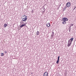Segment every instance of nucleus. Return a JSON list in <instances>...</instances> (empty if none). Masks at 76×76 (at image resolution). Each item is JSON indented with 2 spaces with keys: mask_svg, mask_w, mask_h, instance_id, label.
<instances>
[{
  "mask_svg": "<svg viewBox=\"0 0 76 76\" xmlns=\"http://www.w3.org/2000/svg\"><path fill=\"white\" fill-rule=\"evenodd\" d=\"M73 38L72 37L68 41V44H67V47H69L70 46V45L72 44V42L73 41Z\"/></svg>",
  "mask_w": 76,
  "mask_h": 76,
  "instance_id": "nucleus-1",
  "label": "nucleus"
},
{
  "mask_svg": "<svg viewBox=\"0 0 76 76\" xmlns=\"http://www.w3.org/2000/svg\"><path fill=\"white\" fill-rule=\"evenodd\" d=\"M25 18H21V19L24 22H26V20H27V16H26L25 17Z\"/></svg>",
  "mask_w": 76,
  "mask_h": 76,
  "instance_id": "nucleus-2",
  "label": "nucleus"
},
{
  "mask_svg": "<svg viewBox=\"0 0 76 76\" xmlns=\"http://www.w3.org/2000/svg\"><path fill=\"white\" fill-rule=\"evenodd\" d=\"M62 21H68V18H67L64 17L62 18Z\"/></svg>",
  "mask_w": 76,
  "mask_h": 76,
  "instance_id": "nucleus-3",
  "label": "nucleus"
},
{
  "mask_svg": "<svg viewBox=\"0 0 76 76\" xmlns=\"http://www.w3.org/2000/svg\"><path fill=\"white\" fill-rule=\"evenodd\" d=\"M71 4V3H70V2H68L66 4V7H69L70 6Z\"/></svg>",
  "mask_w": 76,
  "mask_h": 76,
  "instance_id": "nucleus-4",
  "label": "nucleus"
},
{
  "mask_svg": "<svg viewBox=\"0 0 76 76\" xmlns=\"http://www.w3.org/2000/svg\"><path fill=\"white\" fill-rule=\"evenodd\" d=\"M43 76H48V72L46 71L43 74Z\"/></svg>",
  "mask_w": 76,
  "mask_h": 76,
  "instance_id": "nucleus-5",
  "label": "nucleus"
},
{
  "mask_svg": "<svg viewBox=\"0 0 76 76\" xmlns=\"http://www.w3.org/2000/svg\"><path fill=\"white\" fill-rule=\"evenodd\" d=\"M20 23L21 25H26L25 23H24V22H23V20H21Z\"/></svg>",
  "mask_w": 76,
  "mask_h": 76,
  "instance_id": "nucleus-6",
  "label": "nucleus"
},
{
  "mask_svg": "<svg viewBox=\"0 0 76 76\" xmlns=\"http://www.w3.org/2000/svg\"><path fill=\"white\" fill-rule=\"evenodd\" d=\"M26 24H22V25L20 26V28H22L24 26H25Z\"/></svg>",
  "mask_w": 76,
  "mask_h": 76,
  "instance_id": "nucleus-7",
  "label": "nucleus"
},
{
  "mask_svg": "<svg viewBox=\"0 0 76 76\" xmlns=\"http://www.w3.org/2000/svg\"><path fill=\"white\" fill-rule=\"evenodd\" d=\"M46 26L48 27H50V23H47L46 24Z\"/></svg>",
  "mask_w": 76,
  "mask_h": 76,
  "instance_id": "nucleus-8",
  "label": "nucleus"
},
{
  "mask_svg": "<svg viewBox=\"0 0 76 76\" xmlns=\"http://www.w3.org/2000/svg\"><path fill=\"white\" fill-rule=\"evenodd\" d=\"M62 24H65L66 23V22L65 21H64L62 22Z\"/></svg>",
  "mask_w": 76,
  "mask_h": 76,
  "instance_id": "nucleus-9",
  "label": "nucleus"
},
{
  "mask_svg": "<svg viewBox=\"0 0 76 76\" xmlns=\"http://www.w3.org/2000/svg\"><path fill=\"white\" fill-rule=\"evenodd\" d=\"M7 26V25L6 23L4 24V28H6Z\"/></svg>",
  "mask_w": 76,
  "mask_h": 76,
  "instance_id": "nucleus-10",
  "label": "nucleus"
},
{
  "mask_svg": "<svg viewBox=\"0 0 76 76\" xmlns=\"http://www.w3.org/2000/svg\"><path fill=\"white\" fill-rule=\"evenodd\" d=\"M39 32L38 31H37V33H36L37 34V35H39Z\"/></svg>",
  "mask_w": 76,
  "mask_h": 76,
  "instance_id": "nucleus-11",
  "label": "nucleus"
},
{
  "mask_svg": "<svg viewBox=\"0 0 76 76\" xmlns=\"http://www.w3.org/2000/svg\"><path fill=\"white\" fill-rule=\"evenodd\" d=\"M54 34L52 33V34L51 35V37L52 38H53V37L54 36Z\"/></svg>",
  "mask_w": 76,
  "mask_h": 76,
  "instance_id": "nucleus-12",
  "label": "nucleus"
},
{
  "mask_svg": "<svg viewBox=\"0 0 76 76\" xmlns=\"http://www.w3.org/2000/svg\"><path fill=\"white\" fill-rule=\"evenodd\" d=\"M66 6L63 9V10L64 11L66 10Z\"/></svg>",
  "mask_w": 76,
  "mask_h": 76,
  "instance_id": "nucleus-13",
  "label": "nucleus"
},
{
  "mask_svg": "<svg viewBox=\"0 0 76 76\" xmlns=\"http://www.w3.org/2000/svg\"><path fill=\"white\" fill-rule=\"evenodd\" d=\"M59 62V60L58 59L57 61H56V63H57V64H58Z\"/></svg>",
  "mask_w": 76,
  "mask_h": 76,
  "instance_id": "nucleus-14",
  "label": "nucleus"
},
{
  "mask_svg": "<svg viewBox=\"0 0 76 76\" xmlns=\"http://www.w3.org/2000/svg\"><path fill=\"white\" fill-rule=\"evenodd\" d=\"M1 56H4V54H3V53H1Z\"/></svg>",
  "mask_w": 76,
  "mask_h": 76,
  "instance_id": "nucleus-15",
  "label": "nucleus"
},
{
  "mask_svg": "<svg viewBox=\"0 0 76 76\" xmlns=\"http://www.w3.org/2000/svg\"><path fill=\"white\" fill-rule=\"evenodd\" d=\"M73 26V24H71L70 25V27H71L72 26Z\"/></svg>",
  "mask_w": 76,
  "mask_h": 76,
  "instance_id": "nucleus-16",
  "label": "nucleus"
},
{
  "mask_svg": "<svg viewBox=\"0 0 76 76\" xmlns=\"http://www.w3.org/2000/svg\"><path fill=\"white\" fill-rule=\"evenodd\" d=\"M43 12H45V8H44V9H43Z\"/></svg>",
  "mask_w": 76,
  "mask_h": 76,
  "instance_id": "nucleus-17",
  "label": "nucleus"
},
{
  "mask_svg": "<svg viewBox=\"0 0 76 76\" xmlns=\"http://www.w3.org/2000/svg\"><path fill=\"white\" fill-rule=\"evenodd\" d=\"M4 52H5V54H7V51H4Z\"/></svg>",
  "mask_w": 76,
  "mask_h": 76,
  "instance_id": "nucleus-18",
  "label": "nucleus"
},
{
  "mask_svg": "<svg viewBox=\"0 0 76 76\" xmlns=\"http://www.w3.org/2000/svg\"><path fill=\"white\" fill-rule=\"evenodd\" d=\"M59 58H60V56H58V60H59Z\"/></svg>",
  "mask_w": 76,
  "mask_h": 76,
  "instance_id": "nucleus-19",
  "label": "nucleus"
},
{
  "mask_svg": "<svg viewBox=\"0 0 76 76\" xmlns=\"http://www.w3.org/2000/svg\"><path fill=\"white\" fill-rule=\"evenodd\" d=\"M76 6H75V8L73 9V10H75V9H76Z\"/></svg>",
  "mask_w": 76,
  "mask_h": 76,
  "instance_id": "nucleus-20",
  "label": "nucleus"
},
{
  "mask_svg": "<svg viewBox=\"0 0 76 76\" xmlns=\"http://www.w3.org/2000/svg\"><path fill=\"white\" fill-rule=\"evenodd\" d=\"M33 12H34V11H33V10H32V11H31L32 13H33Z\"/></svg>",
  "mask_w": 76,
  "mask_h": 76,
  "instance_id": "nucleus-21",
  "label": "nucleus"
},
{
  "mask_svg": "<svg viewBox=\"0 0 76 76\" xmlns=\"http://www.w3.org/2000/svg\"><path fill=\"white\" fill-rule=\"evenodd\" d=\"M52 34H54V32H53H53H52Z\"/></svg>",
  "mask_w": 76,
  "mask_h": 76,
  "instance_id": "nucleus-22",
  "label": "nucleus"
},
{
  "mask_svg": "<svg viewBox=\"0 0 76 76\" xmlns=\"http://www.w3.org/2000/svg\"><path fill=\"white\" fill-rule=\"evenodd\" d=\"M69 32H70V30H69Z\"/></svg>",
  "mask_w": 76,
  "mask_h": 76,
  "instance_id": "nucleus-23",
  "label": "nucleus"
},
{
  "mask_svg": "<svg viewBox=\"0 0 76 76\" xmlns=\"http://www.w3.org/2000/svg\"><path fill=\"white\" fill-rule=\"evenodd\" d=\"M72 46H73V47H74V46H73V45H72Z\"/></svg>",
  "mask_w": 76,
  "mask_h": 76,
  "instance_id": "nucleus-24",
  "label": "nucleus"
},
{
  "mask_svg": "<svg viewBox=\"0 0 76 76\" xmlns=\"http://www.w3.org/2000/svg\"><path fill=\"white\" fill-rule=\"evenodd\" d=\"M72 46H73V47H74V46H73V45H72Z\"/></svg>",
  "mask_w": 76,
  "mask_h": 76,
  "instance_id": "nucleus-25",
  "label": "nucleus"
},
{
  "mask_svg": "<svg viewBox=\"0 0 76 76\" xmlns=\"http://www.w3.org/2000/svg\"><path fill=\"white\" fill-rule=\"evenodd\" d=\"M72 46H73V47H74V46H73V45H72Z\"/></svg>",
  "mask_w": 76,
  "mask_h": 76,
  "instance_id": "nucleus-26",
  "label": "nucleus"
},
{
  "mask_svg": "<svg viewBox=\"0 0 76 76\" xmlns=\"http://www.w3.org/2000/svg\"><path fill=\"white\" fill-rule=\"evenodd\" d=\"M24 16H26L25 15H24Z\"/></svg>",
  "mask_w": 76,
  "mask_h": 76,
  "instance_id": "nucleus-27",
  "label": "nucleus"
}]
</instances>
